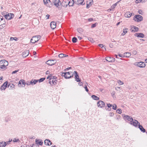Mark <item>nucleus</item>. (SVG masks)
Here are the masks:
<instances>
[{
	"label": "nucleus",
	"mask_w": 147,
	"mask_h": 147,
	"mask_svg": "<svg viewBox=\"0 0 147 147\" xmlns=\"http://www.w3.org/2000/svg\"><path fill=\"white\" fill-rule=\"evenodd\" d=\"M132 15V13L130 12H127L125 14V16L126 17L129 18Z\"/></svg>",
	"instance_id": "a878e982"
},
{
	"label": "nucleus",
	"mask_w": 147,
	"mask_h": 147,
	"mask_svg": "<svg viewBox=\"0 0 147 147\" xmlns=\"http://www.w3.org/2000/svg\"><path fill=\"white\" fill-rule=\"evenodd\" d=\"M26 84L27 85H29L30 84V82L29 81H27L26 83Z\"/></svg>",
	"instance_id": "69168bd1"
},
{
	"label": "nucleus",
	"mask_w": 147,
	"mask_h": 147,
	"mask_svg": "<svg viewBox=\"0 0 147 147\" xmlns=\"http://www.w3.org/2000/svg\"><path fill=\"white\" fill-rule=\"evenodd\" d=\"M57 62V61L56 59H54L53 60H49L47 61L46 63L47 64L50 65L52 66L54 65Z\"/></svg>",
	"instance_id": "423d86ee"
},
{
	"label": "nucleus",
	"mask_w": 147,
	"mask_h": 147,
	"mask_svg": "<svg viewBox=\"0 0 147 147\" xmlns=\"http://www.w3.org/2000/svg\"><path fill=\"white\" fill-rule=\"evenodd\" d=\"M112 106V105L111 104H107V106H105V109H107V108L108 107L109 108H111Z\"/></svg>",
	"instance_id": "58836bf2"
},
{
	"label": "nucleus",
	"mask_w": 147,
	"mask_h": 147,
	"mask_svg": "<svg viewBox=\"0 0 147 147\" xmlns=\"http://www.w3.org/2000/svg\"><path fill=\"white\" fill-rule=\"evenodd\" d=\"M73 74H75V80L77 82H80V79L79 78V76L77 71H74Z\"/></svg>",
	"instance_id": "6e6552de"
},
{
	"label": "nucleus",
	"mask_w": 147,
	"mask_h": 147,
	"mask_svg": "<svg viewBox=\"0 0 147 147\" xmlns=\"http://www.w3.org/2000/svg\"><path fill=\"white\" fill-rule=\"evenodd\" d=\"M53 3H54V5L57 7H58L60 4L59 0H53Z\"/></svg>",
	"instance_id": "f3484780"
},
{
	"label": "nucleus",
	"mask_w": 147,
	"mask_h": 147,
	"mask_svg": "<svg viewBox=\"0 0 147 147\" xmlns=\"http://www.w3.org/2000/svg\"><path fill=\"white\" fill-rule=\"evenodd\" d=\"M57 81L56 80V79H54V80H52L51 82H52V83L53 84H52V85H53H53H55L56 84V82Z\"/></svg>",
	"instance_id": "473e14b6"
},
{
	"label": "nucleus",
	"mask_w": 147,
	"mask_h": 147,
	"mask_svg": "<svg viewBox=\"0 0 147 147\" xmlns=\"http://www.w3.org/2000/svg\"><path fill=\"white\" fill-rule=\"evenodd\" d=\"M92 98L94 100H99V98L95 95H92L91 96Z\"/></svg>",
	"instance_id": "c85d7f7f"
},
{
	"label": "nucleus",
	"mask_w": 147,
	"mask_h": 147,
	"mask_svg": "<svg viewBox=\"0 0 147 147\" xmlns=\"http://www.w3.org/2000/svg\"><path fill=\"white\" fill-rule=\"evenodd\" d=\"M36 142L37 144H38L40 145H42L43 142L41 140H36Z\"/></svg>",
	"instance_id": "393cba45"
},
{
	"label": "nucleus",
	"mask_w": 147,
	"mask_h": 147,
	"mask_svg": "<svg viewBox=\"0 0 147 147\" xmlns=\"http://www.w3.org/2000/svg\"><path fill=\"white\" fill-rule=\"evenodd\" d=\"M132 121V123H131V124H132L135 127H137V126H138V124L140 123L137 120L134 119V121Z\"/></svg>",
	"instance_id": "dca6fc26"
},
{
	"label": "nucleus",
	"mask_w": 147,
	"mask_h": 147,
	"mask_svg": "<svg viewBox=\"0 0 147 147\" xmlns=\"http://www.w3.org/2000/svg\"><path fill=\"white\" fill-rule=\"evenodd\" d=\"M29 51L28 50H27L24 51L23 53L22 56L23 57H26L29 54Z\"/></svg>",
	"instance_id": "5701e85b"
},
{
	"label": "nucleus",
	"mask_w": 147,
	"mask_h": 147,
	"mask_svg": "<svg viewBox=\"0 0 147 147\" xmlns=\"http://www.w3.org/2000/svg\"><path fill=\"white\" fill-rule=\"evenodd\" d=\"M96 23H95V24H92L91 26V28H94L96 26Z\"/></svg>",
	"instance_id": "5fc2aeb1"
},
{
	"label": "nucleus",
	"mask_w": 147,
	"mask_h": 147,
	"mask_svg": "<svg viewBox=\"0 0 147 147\" xmlns=\"http://www.w3.org/2000/svg\"><path fill=\"white\" fill-rule=\"evenodd\" d=\"M77 40V38L76 37H74L72 39V41L73 43H76Z\"/></svg>",
	"instance_id": "72a5a7b5"
},
{
	"label": "nucleus",
	"mask_w": 147,
	"mask_h": 147,
	"mask_svg": "<svg viewBox=\"0 0 147 147\" xmlns=\"http://www.w3.org/2000/svg\"><path fill=\"white\" fill-rule=\"evenodd\" d=\"M1 66H0V70L1 69H3L4 70H5L6 69V66H5L4 65H0Z\"/></svg>",
	"instance_id": "2f4dec72"
},
{
	"label": "nucleus",
	"mask_w": 147,
	"mask_h": 147,
	"mask_svg": "<svg viewBox=\"0 0 147 147\" xmlns=\"http://www.w3.org/2000/svg\"><path fill=\"white\" fill-rule=\"evenodd\" d=\"M114 115V114L113 113H110L109 115L110 117L113 116Z\"/></svg>",
	"instance_id": "bf43d9fd"
},
{
	"label": "nucleus",
	"mask_w": 147,
	"mask_h": 147,
	"mask_svg": "<svg viewBox=\"0 0 147 147\" xmlns=\"http://www.w3.org/2000/svg\"><path fill=\"white\" fill-rule=\"evenodd\" d=\"M18 71H19V70L13 71V72H12V74H15V73H16L17 72H18Z\"/></svg>",
	"instance_id": "680f3d73"
},
{
	"label": "nucleus",
	"mask_w": 147,
	"mask_h": 147,
	"mask_svg": "<svg viewBox=\"0 0 147 147\" xmlns=\"http://www.w3.org/2000/svg\"><path fill=\"white\" fill-rule=\"evenodd\" d=\"M18 40V39L16 37H11L10 38V40H15L16 41H17V40Z\"/></svg>",
	"instance_id": "a19ab883"
},
{
	"label": "nucleus",
	"mask_w": 147,
	"mask_h": 147,
	"mask_svg": "<svg viewBox=\"0 0 147 147\" xmlns=\"http://www.w3.org/2000/svg\"><path fill=\"white\" fill-rule=\"evenodd\" d=\"M116 112L117 113L120 114L121 113V110L120 109H119L117 110Z\"/></svg>",
	"instance_id": "79ce46f5"
},
{
	"label": "nucleus",
	"mask_w": 147,
	"mask_h": 147,
	"mask_svg": "<svg viewBox=\"0 0 147 147\" xmlns=\"http://www.w3.org/2000/svg\"><path fill=\"white\" fill-rule=\"evenodd\" d=\"M134 35L136 36L141 38H143L144 36V34L142 33H136Z\"/></svg>",
	"instance_id": "aec40b11"
},
{
	"label": "nucleus",
	"mask_w": 147,
	"mask_h": 147,
	"mask_svg": "<svg viewBox=\"0 0 147 147\" xmlns=\"http://www.w3.org/2000/svg\"><path fill=\"white\" fill-rule=\"evenodd\" d=\"M134 65L136 66H138L140 67H144L146 66L145 63L141 61L139 62H136L134 63Z\"/></svg>",
	"instance_id": "7ed1b4c3"
},
{
	"label": "nucleus",
	"mask_w": 147,
	"mask_h": 147,
	"mask_svg": "<svg viewBox=\"0 0 147 147\" xmlns=\"http://www.w3.org/2000/svg\"><path fill=\"white\" fill-rule=\"evenodd\" d=\"M12 141V139L11 140H9L7 142V143L8 144H9L10 142H11Z\"/></svg>",
	"instance_id": "0e129e2a"
},
{
	"label": "nucleus",
	"mask_w": 147,
	"mask_h": 147,
	"mask_svg": "<svg viewBox=\"0 0 147 147\" xmlns=\"http://www.w3.org/2000/svg\"><path fill=\"white\" fill-rule=\"evenodd\" d=\"M65 54H63V53H61L59 55V57L61 58H62L64 57V55H65Z\"/></svg>",
	"instance_id": "ea45409f"
},
{
	"label": "nucleus",
	"mask_w": 147,
	"mask_h": 147,
	"mask_svg": "<svg viewBox=\"0 0 147 147\" xmlns=\"http://www.w3.org/2000/svg\"><path fill=\"white\" fill-rule=\"evenodd\" d=\"M138 128H139L141 131L143 133L146 132V130L143 128L142 125H140V123L138 124Z\"/></svg>",
	"instance_id": "412c9836"
},
{
	"label": "nucleus",
	"mask_w": 147,
	"mask_h": 147,
	"mask_svg": "<svg viewBox=\"0 0 147 147\" xmlns=\"http://www.w3.org/2000/svg\"><path fill=\"white\" fill-rule=\"evenodd\" d=\"M134 20L135 21L139 22L142 20L143 18L142 16L140 15H136L134 18Z\"/></svg>",
	"instance_id": "f03ea898"
},
{
	"label": "nucleus",
	"mask_w": 147,
	"mask_h": 147,
	"mask_svg": "<svg viewBox=\"0 0 147 147\" xmlns=\"http://www.w3.org/2000/svg\"><path fill=\"white\" fill-rule=\"evenodd\" d=\"M84 88L85 89V90L87 92H88L89 91V90L88 89V88H87V86H86V85L84 86Z\"/></svg>",
	"instance_id": "864d4df0"
},
{
	"label": "nucleus",
	"mask_w": 147,
	"mask_h": 147,
	"mask_svg": "<svg viewBox=\"0 0 147 147\" xmlns=\"http://www.w3.org/2000/svg\"><path fill=\"white\" fill-rule=\"evenodd\" d=\"M93 3V0H92V2H90L88 3L90 6Z\"/></svg>",
	"instance_id": "338daca9"
},
{
	"label": "nucleus",
	"mask_w": 147,
	"mask_h": 147,
	"mask_svg": "<svg viewBox=\"0 0 147 147\" xmlns=\"http://www.w3.org/2000/svg\"><path fill=\"white\" fill-rule=\"evenodd\" d=\"M13 141L14 142H19L20 140L18 139H16V138H15L13 139Z\"/></svg>",
	"instance_id": "e433bc0d"
},
{
	"label": "nucleus",
	"mask_w": 147,
	"mask_h": 147,
	"mask_svg": "<svg viewBox=\"0 0 147 147\" xmlns=\"http://www.w3.org/2000/svg\"><path fill=\"white\" fill-rule=\"evenodd\" d=\"M131 26L132 28L133 27L134 29V30H131V32H137V31H138V30H139V29L138 27H137L136 26Z\"/></svg>",
	"instance_id": "b1692460"
},
{
	"label": "nucleus",
	"mask_w": 147,
	"mask_h": 147,
	"mask_svg": "<svg viewBox=\"0 0 147 147\" xmlns=\"http://www.w3.org/2000/svg\"><path fill=\"white\" fill-rule=\"evenodd\" d=\"M124 119L125 120H127L128 121L132 122L133 121V119L129 115H125L124 117Z\"/></svg>",
	"instance_id": "9b49d317"
},
{
	"label": "nucleus",
	"mask_w": 147,
	"mask_h": 147,
	"mask_svg": "<svg viewBox=\"0 0 147 147\" xmlns=\"http://www.w3.org/2000/svg\"><path fill=\"white\" fill-rule=\"evenodd\" d=\"M5 23L6 22L4 20V23H2V24H1L0 25V29H2L5 27Z\"/></svg>",
	"instance_id": "cd10ccee"
},
{
	"label": "nucleus",
	"mask_w": 147,
	"mask_h": 147,
	"mask_svg": "<svg viewBox=\"0 0 147 147\" xmlns=\"http://www.w3.org/2000/svg\"><path fill=\"white\" fill-rule=\"evenodd\" d=\"M98 46L99 47H101V48H104L105 50H106V48L104 47L103 45L102 44H100L98 45Z\"/></svg>",
	"instance_id": "603ef678"
},
{
	"label": "nucleus",
	"mask_w": 147,
	"mask_h": 147,
	"mask_svg": "<svg viewBox=\"0 0 147 147\" xmlns=\"http://www.w3.org/2000/svg\"><path fill=\"white\" fill-rule=\"evenodd\" d=\"M7 145V143L6 142L3 141L0 142V147H4Z\"/></svg>",
	"instance_id": "bb28decb"
},
{
	"label": "nucleus",
	"mask_w": 147,
	"mask_h": 147,
	"mask_svg": "<svg viewBox=\"0 0 147 147\" xmlns=\"http://www.w3.org/2000/svg\"><path fill=\"white\" fill-rule=\"evenodd\" d=\"M113 109L115 110L116 109H117V105L115 104H114L113 105Z\"/></svg>",
	"instance_id": "37998d69"
},
{
	"label": "nucleus",
	"mask_w": 147,
	"mask_h": 147,
	"mask_svg": "<svg viewBox=\"0 0 147 147\" xmlns=\"http://www.w3.org/2000/svg\"><path fill=\"white\" fill-rule=\"evenodd\" d=\"M118 3V2H117L115 4H113V5L111 6V8H112L113 9H114L115 8V7L117 5Z\"/></svg>",
	"instance_id": "4c0bfd02"
},
{
	"label": "nucleus",
	"mask_w": 147,
	"mask_h": 147,
	"mask_svg": "<svg viewBox=\"0 0 147 147\" xmlns=\"http://www.w3.org/2000/svg\"><path fill=\"white\" fill-rule=\"evenodd\" d=\"M88 21L89 22H91L93 21V19L92 18H90L88 19Z\"/></svg>",
	"instance_id": "e2e57ef3"
},
{
	"label": "nucleus",
	"mask_w": 147,
	"mask_h": 147,
	"mask_svg": "<svg viewBox=\"0 0 147 147\" xmlns=\"http://www.w3.org/2000/svg\"><path fill=\"white\" fill-rule=\"evenodd\" d=\"M106 60L107 61L111 62H113L115 61V59L111 57H106Z\"/></svg>",
	"instance_id": "f8f14e48"
},
{
	"label": "nucleus",
	"mask_w": 147,
	"mask_h": 147,
	"mask_svg": "<svg viewBox=\"0 0 147 147\" xmlns=\"http://www.w3.org/2000/svg\"><path fill=\"white\" fill-rule=\"evenodd\" d=\"M22 80V84L23 85H25L26 84V82L23 79H21Z\"/></svg>",
	"instance_id": "a18cd8bd"
},
{
	"label": "nucleus",
	"mask_w": 147,
	"mask_h": 147,
	"mask_svg": "<svg viewBox=\"0 0 147 147\" xmlns=\"http://www.w3.org/2000/svg\"><path fill=\"white\" fill-rule=\"evenodd\" d=\"M84 0H77V1H75V3L78 5H84L85 3H83Z\"/></svg>",
	"instance_id": "2eb2a0df"
},
{
	"label": "nucleus",
	"mask_w": 147,
	"mask_h": 147,
	"mask_svg": "<svg viewBox=\"0 0 147 147\" xmlns=\"http://www.w3.org/2000/svg\"><path fill=\"white\" fill-rule=\"evenodd\" d=\"M118 83L119 84L122 85L123 84V82H121V80H119L118 82Z\"/></svg>",
	"instance_id": "052dcab7"
},
{
	"label": "nucleus",
	"mask_w": 147,
	"mask_h": 147,
	"mask_svg": "<svg viewBox=\"0 0 147 147\" xmlns=\"http://www.w3.org/2000/svg\"><path fill=\"white\" fill-rule=\"evenodd\" d=\"M41 38L40 35H36L33 36L30 40V42L33 44L35 43L39 40Z\"/></svg>",
	"instance_id": "f257e3e1"
},
{
	"label": "nucleus",
	"mask_w": 147,
	"mask_h": 147,
	"mask_svg": "<svg viewBox=\"0 0 147 147\" xmlns=\"http://www.w3.org/2000/svg\"><path fill=\"white\" fill-rule=\"evenodd\" d=\"M124 54V55H125V57H129L131 55V53H130L128 52H126Z\"/></svg>",
	"instance_id": "7c9ffc66"
},
{
	"label": "nucleus",
	"mask_w": 147,
	"mask_h": 147,
	"mask_svg": "<svg viewBox=\"0 0 147 147\" xmlns=\"http://www.w3.org/2000/svg\"><path fill=\"white\" fill-rule=\"evenodd\" d=\"M88 40L92 42H94V40L93 39L91 38H90V37L88 38Z\"/></svg>",
	"instance_id": "c03bdc74"
},
{
	"label": "nucleus",
	"mask_w": 147,
	"mask_h": 147,
	"mask_svg": "<svg viewBox=\"0 0 147 147\" xmlns=\"http://www.w3.org/2000/svg\"><path fill=\"white\" fill-rule=\"evenodd\" d=\"M45 78H40V79H39V80H38V82L39 83H40V82H42L43 81H44L45 80Z\"/></svg>",
	"instance_id": "c9c22d12"
},
{
	"label": "nucleus",
	"mask_w": 147,
	"mask_h": 147,
	"mask_svg": "<svg viewBox=\"0 0 147 147\" xmlns=\"http://www.w3.org/2000/svg\"><path fill=\"white\" fill-rule=\"evenodd\" d=\"M143 0H136V3H138L142 2V3Z\"/></svg>",
	"instance_id": "09e8293b"
},
{
	"label": "nucleus",
	"mask_w": 147,
	"mask_h": 147,
	"mask_svg": "<svg viewBox=\"0 0 147 147\" xmlns=\"http://www.w3.org/2000/svg\"><path fill=\"white\" fill-rule=\"evenodd\" d=\"M56 77H54L53 76H52L51 75V78H50L49 80L50 81L49 82V83L51 84V80H54V79H56Z\"/></svg>",
	"instance_id": "c756f323"
},
{
	"label": "nucleus",
	"mask_w": 147,
	"mask_h": 147,
	"mask_svg": "<svg viewBox=\"0 0 147 147\" xmlns=\"http://www.w3.org/2000/svg\"><path fill=\"white\" fill-rule=\"evenodd\" d=\"M68 5L69 6H72L74 3L75 1L74 0H68Z\"/></svg>",
	"instance_id": "4be33fe9"
},
{
	"label": "nucleus",
	"mask_w": 147,
	"mask_h": 147,
	"mask_svg": "<svg viewBox=\"0 0 147 147\" xmlns=\"http://www.w3.org/2000/svg\"><path fill=\"white\" fill-rule=\"evenodd\" d=\"M68 0H63L62 3H60V5L64 7H66L68 5Z\"/></svg>",
	"instance_id": "9d476101"
},
{
	"label": "nucleus",
	"mask_w": 147,
	"mask_h": 147,
	"mask_svg": "<svg viewBox=\"0 0 147 147\" xmlns=\"http://www.w3.org/2000/svg\"><path fill=\"white\" fill-rule=\"evenodd\" d=\"M128 29L127 28H124L123 30V32H125V33H126L127 32Z\"/></svg>",
	"instance_id": "6e6d98bb"
},
{
	"label": "nucleus",
	"mask_w": 147,
	"mask_h": 147,
	"mask_svg": "<svg viewBox=\"0 0 147 147\" xmlns=\"http://www.w3.org/2000/svg\"><path fill=\"white\" fill-rule=\"evenodd\" d=\"M8 84V82L7 81H6L1 86V89L2 90H5V89L7 87V85Z\"/></svg>",
	"instance_id": "4468645a"
},
{
	"label": "nucleus",
	"mask_w": 147,
	"mask_h": 147,
	"mask_svg": "<svg viewBox=\"0 0 147 147\" xmlns=\"http://www.w3.org/2000/svg\"><path fill=\"white\" fill-rule=\"evenodd\" d=\"M1 65L6 66L8 65V62L5 60H1L0 61V65Z\"/></svg>",
	"instance_id": "ddd939ff"
},
{
	"label": "nucleus",
	"mask_w": 147,
	"mask_h": 147,
	"mask_svg": "<svg viewBox=\"0 0 147 147\" xmlns=\"http://www.w3.org/2000/svg\"><path fill=\"white\" fill-rule=\"evenodd\" d=\"M45 144L46 145L50 146L52 144V143L49 139H47L45 140Z\"/></svg>",
	"instance_id": "6ab92c4d"
},
{
	"label": "nucleus",
	"mask_w": 147,
	"mask_h": 147,
	"mask_svg": "<svg viewBox=\"0 0 147 147\" xmlns=\"http://www.w3.org/2000/svg\"><path fill=\"white\" fill-rule=\"evenodd\" d=\"M38 82V80H33V85L36 84Z\"/></svg>",
	"instance_id": "49530a36"
},
{
	"label": "nucleus",
	"mask_w": 147,
	"mask_h": 147,
	"mask_svg": "<svg viewBox=\"0 0 147 147\" xmlns=\"http://www.w3.org/2000/svg\"><path fill=\"white\" fill-rule=\"evenodd\" d=\"M14 85L13 84L11 83L9 84L8 86V87L9 88H12V87L13 88H14Z\"/></svg>",
	"instance_id": "f704fd0d"
},
{
	"label": "nucleus",
	"mask_w": 147,
	"mask_h": 147,
	"mask_svg": "<svg viewBox=\"0 0 147 147\" xmlns=\"http://www.w3.org/2000/svg\"><path fill=\"white\" fill-rule=\"evenodd\" d=\"M109 46L111 48H112L113 47V44H110L109 45Z\"/></svg>",
	"instance_id": "774afa93"
},
{
	"label": "nucleus",
	"mask_w": 147,
	"mask_h": 147,
	"mask_svg": "<svg viewBox=\"0 0 147 147\" xmlns=\"http://www.w3.org/2000/svg\"><path fill=\"white\" fill-rule=\"evenodd\" d=\"M138 13L142 15V11L141 10H139L138 11Z\"/></svg>",
	"instance_id": "13d9d810"
},
{
	"label": "nucleus",
	"mask_w": 147,
	"mask_h": 147,
	"mask_svg": "<svg viewBox=\"0 0 147 147\" xmlns=\"http://www.w3.org/2000/svg\"><path fill=\"white\" fill-rule=\"evenodd\" d=\"M6 19L9 20L12 19L14 16V15L11 13H8V14L4 15Z\"/></svg>",
	"instance_id": "0eeeda50"
},
{
	"label": "nucleus",
	"mask_w": 147,
	"mask_h": 147,
	"mask_svg": "<svg viewBox=\"0 0 147 147\" xmlns=\"http://www.w3.org/2000/svg\"><path fill=\"white\" fill-rule=\"evenodd\" d=\"M105 104L103 101L100 100L97 103L98 107L100 108L104 107L105 106Z\"/></svg>",
	"instance_id": "1a4fd4ad"
},
{
	"label": "nucleus",
	"mask_w": 147,
	"mask_h": 147,
	"mask_svg": "<svg viewBox=\"0 0 147 147\" xmlns=\"http://www.w3.org/2000/svg\"><path fill=\"white\" fill-rule=\"evenodd\" d=\"M137 51H136L134 50H133L132 52V54L134 55H135L137 54Z\"/></svg>",
	"instance_id": "de8ad7c7"
},
{
	"label": "nucleus",
	"mask_w": 147,
	"mask_h": 147,
	"mask_svg": "<svg viewBox=\"0 0 147 147\" xmlns=\"http://www.w3.org/2000/svg\"><path fill=\"white\" fill-rule=\"evenodd\" d=\"M118 55L119 56V57H125V55H123L120 54H118Z\"/></svg>",
	"instance_id": "8fccbe9b"
},
{
	"label": "nucleus",
	"mask_w": 147,
	"mask_h": 147,
	"mask_svg": "<svg viewBox=\"0 0 147 147\" xmlns=\"http://www.w3.org/2000/svg\"><path fill=\"white\" fill-rule=\"evenodd\" d=\"M50 25L51 28L54 29L56 26V23L54 22H52L50 23Z\"/></svg>",
	"instance_id": "a211bd4d"
},
{
	"label": "nucleus",
	"mask_w": 147,
	"mask_h": 147,
	"mask_svg": "<svg viewBox=\"0 0 147 147\" xmlns=\"http://www.w3.org/2000/svg\"><path fill=\"white\" fill-rule=\"evenodd\" d=\"M22 80H20L19 82H18V85L19 86H21V84H22Z\"/></svg>",
	"instance_id": "4d7b16f0"
},
{
	"label": "nucleus",
	"mask_w": 147,
	"mask_h": 147,
	"mask_svg": "<svg viewBox=\"0 0 147 147\" xmlns=\"http://www.w3.org/2000/svg\"><path fill=\"white\" fill-rule=\"evenodd\" d=\"M87 3V5H86V8L88 9L90 7V5L88 3V1H87L86 2Z\"/></svg>",
	"instance_id": "3c124183"
},
{
	"label": "nucleus",
	"mask_w": 147,
	"mask_h": 147,
	"mask_svg": "<svg viewBox=\"0 0 147 147\" xmlns=\"http://www.w3.org/2000/svg\"><path fill=\"white\" fill-rule=\"evenodd\" d=\"M44 4L48 7H51L53 5L50 0H43Z\"/></svg>",
	"instance_id": "20e7f679"
},
{
	"label": "nucleus",
	"mask_w": 147,
	"mask_h": 147,
	"mask_svg": "<svg viewBox=\"0 0 147 147\" xmlns=\"http://www.w3.org/2000/svg\"><path fill=\"white\" fill-rule=\"evenodd\" d=\"M61 75L63 77H64L66 79H68L71 78L70 73L69 72H62Z\"/></svg>",
	"instance_id": "39448f33"
}]
</instances>
